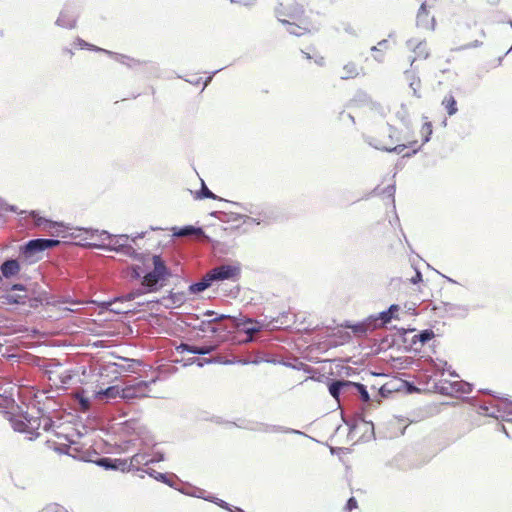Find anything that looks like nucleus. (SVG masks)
I'll use <instances>...</instances> for the list:
<instances>
[{"mask_svg":"<svg viewBox=\"0 0 512 512\" xmlns=\"http://www.w3.org/2000/svg\"><path fill=\"white\" fill-rule=\"evenodd\" d=\"M30 216L36 226L40 227L43 224H46L49 228H53L55 230L54 234L58 237L63 239L78 238L82 232L90 235L91 237L94 234H99L103 240H108V243L104 245L92 244L91 246L106 251H114L130 258L140 260V254L133 248L131 244L128 243L130 237L127 234L112 235L106 230L99 231L92 228H70L62 222H54L40 217L35 211H31Z\"/></svg>","mask_w":512,"mask_h":512,"instance_id":"f257e3e1","label":"nucleus"},{"mask_svg":"<svg viewBox=\"0 0 512 512\" xmlns=\"http://www.w3.org/2000/svg\"><path fill=\"white\" fill-rule=\"evenodd\" d=\"M231 322L229 326L230 332L233 330L244 332L247 337L251 340L253 335L263 329L273 330L283 326H288V314L283 313L280 317L273 318L269 322L266 320H256L252 318H238L230 316L227 318Z\"/></svg>","mask_w":512,"mask_h":512,"instance_id":"f03ea898","label":"nucleus"},{"mask_svg":"<svg viewBox=\"0 0 512 512\" xmlns=\"http://www.w3.org/2000/svg\"><path fill=\"white\" fill-rule=\"evenodd\" d=\"M153 269L144 273L143 287L147 292H157L165 285V281L172 276L170 268L161 255L152 256Z\"/></svg>","mask_w":512,"mask_h":512,"instance_id":"7ed1b4c3","label":"nucleus"},{"mask_svg":"<svg viewBox=\"0 0 512 512\" xmlns=\"http://www.w3.org/2000/svg\"><path fill=\"white\" fill-rule=\"evenodd\" d=\"M278 7L276 8V15L279 21L287 26V32L291 35L301 36L306 33L307 29L292 23L288 20L281 19L280 16H288L295 18L303 13V7L295 0H278Z\"/></svg>","mask_w":512,"mask_h":512,"instance_id":"20e7f679","label":"nucleus"},{"mask_svg":"<svg viewBox=\"0 0 512 512\" xmlns=\"http://www.w3.org/2000/svg\"><path fill=\"white\" fill-rule=\"evenodd\" d=\"M147 387L148 383L146 381H139L136 385L125 388L109 386L106 389L100 390L97 395L99 398L106 399L107 401L116 399L117 397L129 400L142 396Z\"/></svg>","mask_w":512,"mask_h":512,"instance_id":"39448f33","label":"nucleus"},{"mask_svg":"<svg viewBox=\"0 0 512 512\" xmlns=\"http://www.w3.org/2000/svg\"><path fill=\"white\" fill-rule=\"evenodd\" d=\"M60 240L52 238H36L31 239L20 246L19 255L27 261H33L36 254L43 252L47 249L57 247Z\"/></svg>","mask_w":512,"mask_h":512,"instance_id":"423d86ee","label":"nucleus"},{"mask_svg":"<svg viewBox=\"0 0 512 512\" xmlns=\"http://www.w3.org/2000/svg\"><path fill=\"white\" fill-rule=\"evenodd\" d=\"M486 393H489L494 398L499 399L500 403L494 405L492 402H480L478 400H475L473 405L478 406L479 413L489 417H493L495 419L501 418L507 422L512 421V418L509 417L508 415V411H505V409H503V406L506 404V401L509 400L507 398H501L495 395L490 390H487Z\"/></svg>","mask_w":512,"mask_h":512,"instance_id":"0eeeda50","label":"nucleus"},{"mask_svg":"<svg viewBox=\"0 0 512 512\" xmlns=\"http://www.w3.org/2000/svg\"><path fill=\"white\" fill-rule=\"evenodd\" d=\"M237 427L246 429L249 431H254V432L286 433V434H296V435L306 436V434L300 430L284 427L281 425H273V424H267V423H262V422L247 421V422H243V423L237 425Z\"/></svg>","mask_w":512,"mask_h":512,"instance_id":"6e6552de","label":"nucleus"},{"mask_svg":"<svg viewBox=\"0 0 512 512\" xmlns=\"http://www.w3.org/2000/svg\"><path fill=\"white\" fill-rule=\"evenodd\" d=\"M356 382L345 379H328L327 387L329 394L340 403V396L344 397L355 395Z\"/></svg>","mask_w":512,"mask_h":512,"instance_id":"1a4fd4ad","label":"nucleus"},{"mask_svg":"<svg viewBox=\"0 0 512 512\" xmlns=\"http://www.w3.org/2000/svg\"><path fill=\"white\" fill-rule=\"evenodd\" d=\"M211 280L214 282L231 280L237 281L241 274L239 265L222 264L208 271Z\"/></svg>","mask_w":512,"mask_h":512,"instance_id":"9d476101","label":"nucleus"},{"mask_svg":"<svg viewBox=\"0 0 512 512\" xmlns=\"http://www.w3.org/2000/svg\"><path fill=\"white\" fill-rule=\"evenodd\" d=\"M6 294L2 295L1 299L3 303L11 304V305H24L26 304V300L28 298L26 291L27 288L24 284L15 283L11 285L9 288H6Z\"/></svg>","mask_w":512,"mask_h":512,"instance_id":"9b49d317","label":"nucleus"},{"mask_svg":"<svg viewBox=\"0 0 512 512\" xmlns=\"http://www.w3.org/2000/svg\"><path fill=\"white\" fill-rule=\"evenodd\" d=\"M230 315L219 314L208 320H203L198 326V329L202 332L218 333L221 331L230 332L229 326L224 325L222 322L227 320Z\"/></svg>","mask_w":512,"mask_h":512,"instance_id":"f8f14e48","label":"nucleus"},{"mask_svg":"<svg viewBox=\"0 0 512 512\" xmlns=\"http://www.w3.org/2000/svg\"><path fill=\"white\" fill-rule=\"evenodd\" d=\"M435 24V17L430 16L426 1L422 2L416 15L417 27L433 31L435 29Z\"/></svg>","mask_w":512,"mask_h":512,"instance_id":"ddd939ff","label":"nucleus"},{"mask_svg":"<svg viewBox=\"0 0 512 512\" xmlns=\"http://www.w3.org/2000/svg\"><path fill=\"white\" fill-rule=\"evenodd\" d=\"M95 464L102 467L105 470L114 471H129L127 459H116L111 457H100L95 461Z\"/></svg>","mask_w":512,"mask_h":512,"instance_id":"4468645a","label":"nucleus"},{"mask_svg":"<svg viewBox=\"0 0 512 512\" xmlns=\"http://www.w3.org/2000/svg\"><path fill=\"white\" fill-rule=\"evenodd\" d=\"M215 349H216V346L211 345V344L197 346V345H191V344L182 342L178 346H176V351L179 353L187 352V353L196 354V355H208V354H211L212 352H214Z\"/></svg>","mask_w":512,"mask_h":512,"instance_id":"2eb2a0df","label":"nucleus"},{"mask_svg":"<svg viewBox=\"0 0 512 512\" xmlns=\"http://www.w3.org/2000/svg\"><path fill=\"white\" fill-rule=\"evenodd\" d=\"M366 142L372 146L373 148L389 153H396L400 154L402 153L407 147H413L416 141L410 142L408 145L406 144H398L394 147L383 145L379 140L369 137L366 139Z\"/></svg>","mask_w":512,"mask_h":512,"instance_id":"dca6fc26","label":"nucleus"},{"mask_svg":"<svg viewBox=\"0 0 512 512\" xmlns=\"http://www.w3.org/2000/svg\"><path fill=\"white\" fill-rule=\"evenodd\" d=\"M21 270L20 263L17 259L7 258L0 265V272L2 278L10 279L19 274Z\"/></svg>","mask_w":512,"mask_h":512,"instance_id":"f3484780","label":"nucleus"},{"mask_svg":"<svg viewBox=\"0 0 512 512\" xmlns=\"http://www.w3.org/2000/svg\"><path fill=\"white\" fill-rule=\"evenodd\" d=\"M76 22L77 16L69 9L65 8L60 12L55 24L62 28L73 29L76 26Z\"/></svg>","mask_w":512,"mask_h":512,"instance_id":"a211bd4d","label":"nucleus"},{"mask_svg":"<svg viewBox=\"0 0 512 512\" xmlns=\"http://www.w3.org/2000/svg\"><path fill=\"white\" fill-rule=\"evenodd\" d=\"M9 420L14 431L28 435V426L30 423L28 420V412H23L18 416L12 415Z\"/></svg>","mask_w":512,"mask_h":512,"instance_id":"6ab92c4d","label":"nucleus"},{"mask_svg":"<svg viewBox=\"0 0 512 512\" xmlns=\"http://www.w3.org/2000/svg\"><path fill=\"white\" fill-rule=\"evenodd\" d=\"M271 212L268 210H262V214L260 216H249L245 214H236L234 217V220H242L243 223L249 224L254 223L256 225H259L261 223H268L271 219Z\"/></svg>","mask_w":512,"mask_h":512,"instance_id":"aec40b11","label":"nucleus"},{"mask_svg":"<svg viewBox=\"0 0 512 512\" xmlns=\"http://www.w3.org/2000/svg\"><path fill=\"white\" fill-rule=\"evenodd\" d=\"M345 327L350 328L352 332L359 337L366 335L367 332L369 331L375 330V328H372V322H370V317H367L363 321L354 324L347 323Z\"/></svg>","mask_w":512,"mask_h":512,"instance_id":"412c9836","label":"nucleus"},{"mask_svg":"<svg viewBox=\"0 0 512 512\" xmlns=\"http://www.w3.org/2000/svg\"><path fill=\"white\" fill-rule=\"evenodd\" d=\"M212 284H213V281L211 280V278L207 272L206 275L200 281L191 283L188 287V291L190 294L197 295L199 293H202L209 287H211Z\"/></svg>","mask_w":512,"mask_h":512,"instance_id":"4be33fe9","label":"nucleus"},{"mask_svg":"<svg viewBox=\"0 0 512 512\" xmlns=\"http://www.w3.org/2000/svg\"><path fill=\"white\" fill-rule=\"evenodd\" d=\"M145 472L155 480L168 485L169 487L176 488V482L172 479L173 477L177 478L175 474L171 476L166 473L157 472L154 469H147Z\"/></svg>","mask_w":512,"mask_h":512,"instance_id":"5701e85b","label":"nucleus"},{"mask_svg":"<svg viewBox=\"0 0 512 512\" xmlns=\"http://www.w3.org/2000/svg\"><path fill=\"white\" fill-rule=\"evenodd\" d=\"M28 420H29V426H28V436L27 438L29 440L37 439L40 436V433L38 432L39 428L41 427L42 420L41 415L38 414V416L33 417L28 413Z\"/></svg>","mask_w":512,"mask_h":512,"instance_id":"b1692460","label":"nucleus"},{"mask_svg":"<svg viewBox=\"0 0 512 512\" xmlns=\"http://www.w3.org/2000/svg\"><path fill=\"white\" fill-rule=\"evenodd\" d=\"M103 53L109 55L110 57H113L117 62H119L120 64H123L127 67H134V66H137V65H140L142 62L140 60H136L134 58H131L127 55H124V54H119V53H115V52H112V51H109V50H106L103 51Z\"/></svg>","mask_w":512,"mask_h":512,"instance_id":"393cba45","label":"nucleus"},{"mask_svg":"<svg viewBox=\"0 0 512 512\" xmlns=\"http://www.w3.org/2000/svg\"><path fill=\"white\" fill-rule=\"evenodd\" d=\"M370 322H372V328H380L390 323L392 320L391 315L386 311H381L378 314L370 315Z\"/></svg>","mask_w":512,"mask_h":512,"instance_id":"a878e982","label":"nucleus"},{"mask_svg":"<svg viewBox=\"0 0 512 512\" xmlns=\"http://www.w3.org/2000/svg\"><path fill=\"white\" fill-rule=\"evenodd\" d=\"M435 333L432 329H424L421 330L418 334L414 335L411 340V345L414 346L416 344H420L421 346L428 343L431 339H433Z\"/></svg>","mask_w":512,"mask_h":512,"instance_id":"bb28decb","label":"nucleus"},{"mask_svg":"<svg viewBox=\"0 0 512 512\" xmlns=\"http://www.w3.org/2000/svg\"><path fill=\"white\" fill-rule=\"evenodd\" d=\"M444 310L446 313H449L451 316H460L465 317L468 314V307L460 304H453L445 302Z\"/></svg>","mask_w":512,"mask_h":512,"instance_id":"cd10ccee","label":"nucleus"},{"mask_svg":"<svg viewBox=\"0 0 512 512\" xmlns=\"http://www.w3.org/2000/svg\"><path fill=\"white\" fill-rule=\"evenodd\" d=\"M405 76L409 80V86L413 90V95L417 98H420L421 95L419 93V89L421 86L420 78L416 75L415 72L411 70L405 71Z\"/></svg>","mask_w":512,"mask_h":512,"instance_id":"c85d7f7f","label":"nucleus"},{"mask_svg":"<svg viewBox=\"0 0 512 512\" xmlns=\"http://www.w3.org/2000/svg\"><path fill=\"white\" fill-rule=\"evenodd\" d=\"M152 463L150 455L146 453H137L128 461L129 471L138 465H148Z\"/></svg>","mask_w":512,"mask_h":512,"instance_id":"c756f323","label":"nucleus"},{"mask_svg":"<svg viewBox=\"0 0 512 512\" xmlns=\"http://www.w3.org/2000/svg\"><path fill=\"white\" fill-rule=\"evenodd\" d=\"M172 230H173V235L177 236V237L189 236V235H193V234H200L203 232L201 228L194 227L192 225H186V226H182V227H173Z\"/></svg>","mask_w":512,"mask_h":512,"instance_id":"7c9ffc66","label":"nucleus"},{"mask_svg":"<svg viewBox=\"0 0 512 512\" xmlns=\"http://www.w3.org/2000/svg\"><path fill=\"white\" fill-rule=\"evenodd\" d=\"M175 489L178 490L179 492H181L182 494L187 495V496L201 498V499H204V500H205V497H207L206 491L204 489L199 488V487H195V486H192V485H189L186 488H177L176 487Z\"/></svg>","mask_w":512,"mask_h":512,"instance_id":"2f4dec72","label":"nucleus"},{"mask_svg":"<svg viewBox=\"0 0 512 512\" xmlns=\"http://www.w3.org/2000/svg\"><path fill=\"white\" fill-rule=\"evenodd\" d=\"M38 414L41 415L42 424L41 427L44 431L49 432L52 430L54 426V421L48 411H46L43 407H38Z\"/></svg>","mask_w":512,"mask_h":512,"instance_id":"473e14b6","label":"nucleus"},{"mask_svg":"<svg viewBox=\"0 0 512 512\" xmlns=\"http://www.w3.org/2000/svg\"><path fill=\"white\" fill-rule=\"evenodd\" d=\"M442 105L445 107L447 114L452 116L457 113V101L452 94L446 95L442 101Z\"/></svg>","mask_w":512,"mask_h":512,"instance_id":"72a5a7b5","label":"nucleus"},{"mask_svg":"<svg viewBox=\"0 0 512 512\" xmlns=\"http://www.w3.org/2000/svg\"><path fill=\"white\" fill-rule=\"evenodd\" d=\"M233 205L238 206L242 208L245 212L249 213L250 216H260L262 214V210H265L264 208H261L258 205L254 204H241L238 202H232Z\"/></svg>","mask_w":512,"mask_h":512,"instance_id":"f704fd0d","label":"nucleus"},{"mask_svg":"<svg viewBox=\"0 0 512 512\" xmlns=\"http://www.w3.org/2000/svg\"><path fill=\"white\" fill-rule=\"evenodd\" d=\"M450 387L455 393L468 394L472 391V385L463 381L452 382Z\"/></svg>","mask_w":512,"mask_h":512,"instance_id":"c9c22d12","label":"nucleus"},{"mask_svg":"<svg viewBox=\"0 0 512 512\" xmlns=\"http://www.w3.org/2000/svg\"><path fill=\"white\" fill-rule=\"evenodd\" d=\"M197 199H219L222 200L220 197L215 195L208 187L206 186L205 182L202 180L201 188L196 194Z\"/></svg>","mask_w":512,"mask_h":512,"instance_id":"e433bc0d","label":"nucleus"},{"mask_svg":"<svg viewBox=\"0 0 512 512\" xmlns=\"http://www.w3.org/2000/svg\"><path fill=\"white\" fill-rule=\"evenodd\" d=\"M358 75L357 66L353 62H349L343 67V74L341 75V79L346 80L350 78H354Z\"/></svg>","mask_w":512,"mask_h":512,"instance_id":"4c0bfd02","label":"nucleus"},{"mask_svg":"<svg viewBox=\"0 0 512 512\" xmlns=\"http://www.w3.org/2000/svg\"><path fill=\"white\" fill-rule=\"evenodd\" d=\"M355 394H358L360 400L364 403H368L371 400L367 387L362 383L356 382Z\"/></svg>","mask_w":512,"mask_h":512,"instance_id":"58836bf2","label":"nucleus"},{"mask_svg":"<svg viewBox=\"0 0 512 512\" xmlns=\"http://www.w3.org/2000/svg\"><path fill=\"white\" fill-rule=\"evenodd\" d=\"M205 500L208 502H212V503L216 504L217 506H219L220 508L227 510L229 512H231V509L233 508V506L231 504L227 503L226 501H224L212 494L207 495V497H205Z\"/></svg>","mask_w":512,"mask_h":512,"instance_id":"ea45409f","label":"nucleus"},{"mask_svg":"<svg viewBox=\"0 0 512 512\" xmlns=\"http://www.w3.org/2000/svg\"><path fill=\"white\" fill-rule=\"evenodd\" d=\"M420 132H421V135H422V144H426L427 142L430 141L431 135L433 133L432 123L429 122V121L425 122L422 125V128H421Z\"/></svg>","mask_w":512,"mask_h":512,"instance_id":"a19ab883","label":"nucleus"},{"mask_svg":"<svg viewBox=\"0 0 512 512\" xmlns=\"http://www.w3.org/2000/svg\"><path fill=\"white\" fill-rule=\"evenodd\" d=\"M145 293H148V292L145 290V287L141 286L138 289H134V290L130 291L125 296L119 298V300L131 301ZM117 300H118V298L114 299V301H117Z\"/></svg>","mask_w":512,"mask_h":512,"instance_id":"79ce46f5","label":"nucleus"},{"mask_svg":"<svg viewBox=\"0 0 512 512\" xmlns=\"http://www.w3.org/2000/svg\"><path fill=\"white\" fill-rule=\"evenodd\" d=\"M414 52L420 58L427 59L429 57V51L426 47V43L423 41H420L416 44V46L414 48Z\"/></svg>","mask_w":512,"mask_h":512,"instance_id":"37998d69","label":"nucleus"},{"mask_svg":"<svg viewBox=\"0 0 512 512\" xmlns=\"http://www.w3.org/2000/svg\"><path fill=\"white\" fill-rule=\"evenodd\" d=\"M75 44L77 46H79L81 49H89V50H93V51H96V52H103V51H105L104 48H100V47H97V46H95L93 44H90V43L84 41L83 39H81L79 37L76 39Z\"/></svg>","mask_w":512,"mask_h":512,"instance_id":"c03bdc74","label":"nucleus"},{"mask_svg":"<svg viewBox=\"0 0 512 512\" xmlns=\"http://www.w3.org/2000/svg\"><path fill=\"white\" fill-rule=\"evenodd\" d=\"M352 102L358 105H364L370 102V97L366 92L358 91L352 99Z\"/></svg>","mask_w":512,"mask_h":512,"instance_id":"a18cd8bd","label":"nucleus"},{"mask_svg":"<svg viewBox=\"0 0 512 512\" xmlns=\"http://www.w3.org/2000/svg\"><path fill=\"white\" fill-rule=\"evenodd\" d=\"M39 512H68V511L64 507L60 506L57 503H50V504L46 505Z\"/></svg>","mask_w":512,"mask_h":512,"instance_id":"49530a36","label":"nucleus"},{"mask_svg":"<svg viewBox=\"0 0 512 512\" xmlns=\"http://www.w3.org/2000/svg\"><path fill=\"white\" fill-rule=\"evenodd\" d=\"M395 191H396V188H395L394 184L388 185L382 191L385 196H387L388 198L391 199V203L393 205V209H395V199H394Z\"/></svg>","mask_w":512,"mask_h":512,"instance_id":"de8ad7c7","label":"nucleus"},{"mask_svg":"<svg viewBox=\"0 0 512 512\" xmlns=\"http://www.w3.org/2000/svg\"><path fill=\"white\" fill-rule=\"evenodd\" d=\"M143 269L140 266H133L131 270V277L135 280H141V286L143 287Z\"/></svg>","mask_w":512,"mask_h":512,"instance_id":"09e8293b","label":"nucleus"},{"mask_svg":"<svg viewBox=\"0 0 512 512\" xmlns=\"http://www.w3.org/2000/svg\"><path fill=\"white\" fill-rule=\"evenodd\" d=\"M389 48L388 39H383L377 43V45L370 48L371 52H381Z\"/></svg>","mask_w":512,"mask_h":512,"instance_id":"8fccbe9b","label":"nucleus"},{"mask_svg":"<svg viewBox=\"0 0 512 512\" xmlns=\"http://www.w3.org/2000/svg\"><path fill=\"white\" fill-rule=\"evenodd\" d=\"M215 360L212 358H205V359H199V358H191L189 360V364L196 363L199 367H203L205 364L214 363Z\"/></svg>","mask_w":512,"mask_h":512,"instance_id":"3c124183","label":"nucleus"},{"mask_svg":"<svg viewBox=\"0 0 512 512\" xmlns=\"http://www.w3.org/2000/svg\"><path fill=\"white\" fill-rule=\"evenodd\" d=\"M169 298L172 300L173 304L177 305H181L185 300L183 293L170 292Z\"/></svg>","mask_w":512,"mask_h":512,"instance_id":"603ef678","label":"nucleus"},{"mask_svg":"<svg viewBox=\"0 0 512 512\" xmlns=\"http://www.w3.org/2000/svg\"><path fill=\"white\" fill-rule=\"evenodd\" d=\"M387 128H388V138L390 140V143L393 144L395 141H398L399 139L396 138L395 134H396V128H394L393 126L391 125H387Z\"/></svg>","mask_w":512,"mask_h":512,"instance_id":"864d4df0","label":"nucleus"},{"mask_svg":"<svg viewBox=\"0 0 512 512\" xmlns=\"http://www.w3.org/2000/svg\"><path fill=\"white\" fill-rule=\"evenodd\" d=\"M483 43L479 40H474L473 42H470L468 44H465L463 46H461L458 50H466V49H471V48H477V47H480Z\"/></svg>","mask_w":512,"mask_h":512,"instance_id":"5fc2aeb1","label":"nucleus"},{"mask_svg":"<svg viewBox=\"0 0 512 512\" xmlns=\"http://www.w3.org/2000/svg\"><path fill=\"white\" fill-rule=\"evenodd\" d=\"M0 208L4 211L8 212H17V207L14 205H9L5 203L2 199H0Z\"/></svg>","mask_w":512,"mask_h":512,"instance_id":"6e6d98bb","label":"nucleus"},{"mask_svg":"<svg viewBox=\"0 0 512 512\" xmlns=\"http://www.w3.org/2000/svg\"><path fill=\"white\" fill-rule=\"evenodd\" d=\"M150 458H151L152 463H158V462L164 461V459H165L164 453L160 452V451L155 452L153 454V456Z\"/></svg>","mask_w":512,"mask_h":512,"instance_id":"4d7b16f0","label":"nucleus"},{"mask_svg":"<svg viewBox=\"0 0 512 512\" xmlns=\"http://www.w3.org/2000/svg\"><path fill=\"white\" fill-rule=\"evenodd\" d=\"M400 307L397 304H392L386 311L391 315L392 319L397 318V312L399 311Z\"/></svg>","mask_w":512,"mask_h":512,"instance_id":"13d9d810","label":"nucleus"},{"mask_svg":"<svg viewBox=\"0 0 512 512\" xmlns=\"http://www.w3.org/2000/svg\"><path fill=\"white\" fill-rule=\"evenodd\" d=\"M412 284H418L422 281V273L420 270L415 269V275L411 278Z\"/></svg>","mask_w":512,"mask_h":512,"instance_id":"bf43d9fd","label":"nucleus"},{"mask_svg":"<svg viewBox=\"0 0 512 512\" xmlns=\"http://www.w3.org/2000/svg\"><path fill=\"white\" fill-rule=\"evenodd\" d=\"M373 59L378 63H383L385 60V54L383 51L381 52H373Z\"/></svg>","mask_w":512,"mask_h":512,"instance_id":"052dcab7","label":"nucleus"},{"mask_svg":"<svg viewBox=\"0 0 512 512\" xmlns=\"http://www.w3.org/2000/svg\"><path fill=\"white\" fill-rule=\"evenodd\" d=\"M357 507V501L354 497H351L348 499L347 501V504H346V508L348 511H351L353 509H355Z\"/></svg>","mask_w":512,"mask_h":512,"instance_id":"680f3d73","label":"nucleus"},{"mask_svg":"<svg viewBox=\"0 0 512 512\" xmlns=\"http://www.w3.org/2000/svg\"><path fill=\"white\" fill-rule=\"evenodd\" d=\"M440 393L443 395H452L455 391H452L450 384L448 386H441Z\"/></svg>","mask_w":512,"mask_h":512,"instance_id":"e2e57ef3","label":"nucleus"},{"mask_svg":"<svg viewBox=\"0 0 512 512\" xmlns=\"http://www.w3.org/2000/svg\"><path fill=\"white\" fill-rule=\"evenodd\" d=\"M221 70H222V68H221V69H217V70L213 71V72H212V73H211V74H210V75L205 79V81L203 82V84H204V88H206V87L210 84V82L212 81V79H213L214 75H215V74H217V73H218L219 71H221Z\"/></svg>","mask_w":512,"mask_h":512,"instance_id":"0e129e2a","label":"nucleus"},{"mask_svg":"<svg viewBox=\"0 0 512 512\" xmlns=\"http://www.w3.org/2000/svg\"><path fill=\"white\" fill-rule=\"evenodd\" d=\"M503 409H505V411H508L509 417L512 418V401H506V404L503 406Z\"/></svg>","mask_w":512,"mask_h":512,"instance_id":"69168bd1","label":"nucleus"},{"mask_svg":"<svg viewBox=\"0 0 512 512\" xmlns=\"http://www.w3.org/2000/svg\"><path fill=\"white\" fill-rule=\"evenodd\" d=\"M145 234H146L145 232H141V233H136L135 235L129 236V237H130L131 241L135 243L136 240L144 238Z\"/></svg>","mask_w":512,"mask_h":512,"instance_id":"338daca9","label":"nucleus"},{"mask_svg":"<svg viewBox=\"0 0 512 512\" xmlns=\"http://www.w3.org/2000/svg\"><path fill=\"white\" fill-rule=\"evenodd\" d=\"M71 379H72V376L69 374H67L65 376H60V382L62 384H68Z\"/></svg>","mask_w":512,"mask_h":512,"instance_id":"774afa93","label":"nucleus"}]
</instances>
